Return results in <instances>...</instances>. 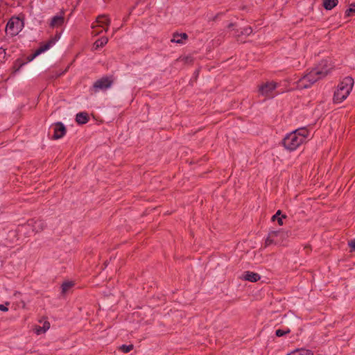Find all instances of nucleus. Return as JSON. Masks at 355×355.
Returning a JSON list of instances; mask_svg holds the SVG:
<instances>
[{
	"label": "nucleus",
	"instance_id": "nucleus-21",
	"mask_svg": "<svg viewBox=\"0 0 355 355\" xmlns=\"http://www.w3.org/2000/svg\"><path fill=\"white\" fill-rule=\"evenodd\" d=\"M338 2V0H324L323 6L326 10H330L337 6Z\"/></svg>",
	"mask_w": 355,
	"mask_h": 355
},
{
	"label": "nucleus",
	"instance_id": "nucleus-32",
	"mask_svg": "<svg viewBox=\"0 0 355 355\" xmlns=\"http://www.w3.org/2000/svg\"><path fill=\"white\" fill-rule=\"evenodd\" d=\"M233 26H234V24H229V26H228V28H231V27H232Z\"/></svg>",
	"mask_w": 355,
	"mask_h": 355
},
{
	"label": "nucleus",
	"instance_id": "nucleus-19",
	"mask_svg": "<svg viewBox=\"0 0 355 355\" xmlns=\"http://www.w3.org/2000/svg\"><path fill=\"white\" fill-rule=\"evenodd\" d=\"M286 216L285 214L282 215V211L278 210L275 215L272 216L271 220L272 221L277 220V223L279 225H283V218H286Z\"/></svg>",
	"mask_w": 355,
	"mask_h": 355
},
{
	"label": "nucleus",
	"instance_id": "nucleus-12",
	"mask_svg": "<svg viewBox=\"0 0 355 355\" xmlns=\"http://www.w3.org/2000/svg\"><path fill=\"white\" fill-rule=\"evenodd\" d=\"M188 37V35L185 33H174L173 34V38L171 40V42L173 43L182 44H184V41L187 40Z\"/></svg>",
	"mask_w": 355,
	"mask_h": 355
},
{
	"label": "nucleus",
	"instance_id": "nucleus-28",
	"mask_svg": "<svg viewBox=\"0 0 355 355\" xmlns=\"http://www.w3.org/2000/svg\"><path fill=\"white\" fill-rule=\"evenodd\" d=\"M44 332H46L50 328V323L48 321H45L42 327Z\"/></svg>",
	"mask_w": 355,
	"mask_h": 355
},
{
	"label": "nucleus",
	"instance_id": "nucleus-2",
	"mask_svg": "<svg viewBox=\"0 0 355 355\" xmlns=\"http://www.w3.org/2000/svg\"><path fill=\"white\" fill-rule=\"evenodd\" d=\"M354 81L350 76H347L338 84L336 91L334 92V101L340 103L345 100L349 95Z\"/></svg>",
	"mask_w": 355,
	"mask_h": 355
},
{
	"label": "nucleus",
	"instance_id": "nucleus-27",
	"mask_svg": "<svg viewBox=\"0 0 355 355\" xmlns=\"http://www.w3.org/2000/svg\"><path fill=\"white\" fill-rule=\"evenodd\" d=\"M352 13H355V3L352 4L350 8L345 11V15L347 17L351 16Z\"/></svg>",
	"mask_w": 355,
	"mask_h": 355
},
{
	"label": "nucleus",
	"instance_id": "nucleus-29",
	"mask_svg": "<svg viewBox=\"0 0 355 355\" xmlns=\"http://www.w3.org/2000/svg\"><path fill=\"white\" fill-rule=\"evenodd\" d=\"M35 331L37 335H40L41 334L45 333L44 330L42 329V327H35Z\"/></svg>",
	"mask_w": 355,
	"mask_h": 355
},
{
	"label": "nucleus",
	"instance_id": "nucleus-25",
	"mask_svg": "<svg viewBox=\"0 0 355 355\" xmlns=\"http://www.w3.org/2000/svg\"><path fill=\"white\" fill-rule=\"evenodd\" d=\"M252 32V28L250 26L245 27L241 31V35H250Z\"/></svg>",
	"mask_w": 355,
	"mask_h": 355
},
{
	"label": "nucleus",
	"instance_id": "nucleus-30",
	"mask_svg": "<svg viewBox=\"0 0 355 355\" xmlns=\"http://www.w3.org/2000/svg\"><path fill=\"white\" fill-rule=\"evenodd\" d=\"M349 247L353 250H355V239L352 240L349 242Z\"/></svg>",
	"mask_w": 355,
	"mask_h": 355
},
{
	"label": "nucleus",
	"instance_id": "nucleus-10",
	"mask_svg": "<svg viewBox=\"0 0 355 355\" xmlns=\"http://www.w3.org/2000/svg\"><path fill=\"white\" fill-rule=\"evenodd\" d=\"M284 322L286 324L293 327L298 324L300 318L293 312H288L284 315Z\"/></svg>",
	"mask_w": 355,
	"mask_h": 355
},
{
	"label": "nucleus",
	"instance_id": "nucleus-14",
	"mask_svg": "<svg viewBox=\"0 0 355 355\" xmlns=\"http://www.w3.org/2000/svg\"><path fill=\"white\" fill-rule=\"evenodd\" d=\"M96 22L98 24V26H103L104 24L106 25L105 31H107L108 26L110 24V19L108 18L107 15H99L96 19Z\"/></svg>",
	"mask_w": 355,
	"mask_h": 355
},
{
	"label": "nucleus",
	"instance_id": "nucleus-26",
	"mask_svg": "<svg viewBox=\"0 0 355 355\" xmlns=\"http://www.w3.org/2000/svg\"><path fill=\"white\" fill-rule=\"evenodd\" d=\"M178 60H180L184 62V63H192L193 61V59L191 56H185L183 58L180 57Z\"/></svg>",
	"mask_w": 355,
	"mask_h": 355
},
{
	"label": "nucleus",
	"instance_id": "nucleus-4",
	"mask_svg": "<svg viewBox=\"0 0 355 355\" xmlns=\"http://www.w3.org/2000/svg\"><path fill=\"white\" fill-rule=\"evenodd\" d=\"M282 144L285 148L290 151L296 150L303 144L302 137H298L293 131L288 134L283 139Z\"/></svg>",
	"mask_w": 355,
	"mask_h": 355
},
{
	"label": "nucleus",
	"instance_id": "nucleus-24",
	"mask_svg": "<svg viewBox=\"0 0 355 355\" xmlns=\"http://www.w3.org/2000/svg\"><path fill=\"white\" fill-rule=\"evenodd\" d=\"M119 349L123 353H128L133 349V345H123L119 347Z\"/></svg>",
	"mask_w": 355,
	"mask_h": 355
},
{
	"label": "nucleus",
	"instance_id": "nucleus-18",
	"mask_svg": "<svg viewBox=\"0 0 355 355\" xmlns=\"http://www.w3.org/2000/svg\"><path fill=\"white\" fill-rule=\"evenodd\" d=\"M298 137H302L304 143L309 135V130L305 128H298L293 131Z\"/></svg>",
	"mask_w": 355,
	"mask_h": 355
},
{
	"label": "nucleus",
	"instance_id": "nucleus-3",
	"mask_svg": "<svg viewBox=\"0 0 355 355\" xmlns=\"http://www.w3.org/2000/svg\"><path fill=\"white\" fill-rule=\"evenodd\" d=\"M288 236V232L283 230L271 231L268 233V237L266 239L265 245L268 246L271 244L281 245Z\"/></svg>",
	"mask_w": 355,
	"mask_h": 355
},
{
	"label": "nucleus",
	"instance_id": "nucleus-20",
	"mask_svg": "<svg viewBox=\"0 0 355 355\" xmlns=\"http://www.w3.org/2000/svg\"><path fill=\"white\" fill-rule=\"evenodd\" d=\"M108 42V38L107 37H102L97 40L93 46L94 49H98L100 47L104 46Z\"/></svg>",
	"mask_w": 355,
	"mask_h": 355
},
{
	"label": "nucleus",
	"instance_id": "nucleus-23",
	"mask_svg": "<svg viewBox=\"0 0 355 355\" xmlns=\"http://www.w3.org/2000/svg\"><path fill=\"white\" fill-rule=\"evenodd\" d=\"M290 332H291V329H286V330L277 329L275 331V335L277 337H282V336H283L284 335H286V334H289Z\"/></svg>",
	"mask_w": 355,
	"mask_h": 355
},
{
	"label": "nucleus",
	"instance_id": "nucleus-6",
	"mask_svg": "<svg viewBox=\"0 0 355 355\" xmlns=\"http://www.w3.org/2000/svg\"><path fill=\"white\" fill-rule=\"evenodd\" d=\"M23 21L18 17H12L7 23L6 32L7 34L15 36L22 29Z\"/></svg>",
	"mask_w": 355,
	"mask_h": 355
},
{
	"label": "nucleus",
	"instance_id": "nucleus-5",
	"mask_svg": "<svg viewBox=\"0 0 355 355\" xmlns=\"http://www.w3.org/2000/svg\"><path fill=\"white\" fill-rule=\"evenodd\" d=\"M278 84L276 82H266L259 86L258 92L266 98H272L276 96L275 89Z\"/></svg>",
	"mask_w": 355,
	"mask_h": 355
},
{
	"label": "nucleus",
	"instance_id": "nucleus-7",
	"mask_svg": "<svg viewBox=\"0 0 355 355\" xmlns=\"http://www.w3.org/2000/svg\"><path fill=\"white\" fill-rule=\"evenodd\" d=\"M114 81V78L112 76H103L94 82L92 89L95 92L106 90L112 87Z\"/></svg>",
	"mask_w": 355,
	"mask_h": 355
},
{
	"label": "nucleus",
	"instance_id": "nucleus-1",
	"mask_svg": "<svg viewBox=\"0 0 355 355\" xmlns=\"http://www.w3.org/2000/svg\"><path fill=\"white\" fill-rule=\"evenodd\" d=\"M328 73L327 69H312L297 81V87L299 89H307L318 80L325 77Z\"/></svg>",
	"mask_w": 355,
	"mask_h": 355
},
{
	"label": "nucleus",
	"instance_id": "nucleus-9",
	"mask_svg": "<svg viewBox=\"0 0 355 355\" xmlns=\"http://www.w3.org/2000/svg\"><path fill=\"white\" fill-rule=\"evenodd\" d=\"M66 134V128L61 122H58L55 124L54 134L53 135V139H58L62 138Z\"/></svg>",
	"mask_w": 355,
	"mask_h": 355
},
{
	"label": "nucleus",
	"instance_id": "nucleus-17",
	"mask_svg": "<svg viewBox=\"0 0 355 355\" xmlns=\"http://www.w3.org/2000/svg\"><path fill=\"white\" fill-rule=\"evenodd\" d=\"M33 230L35 232H40L44 230L46 227V225L44 221L39 220H35L32 224Z\"/></svg>",
	"mask_w": 355,
	"mask_h": 355
},
{
	"label": "nucleus",
	"instance_id": "nucleus-8",
	"mask_svg": "<svg viewBox=\"0 0 355 355\" xmlns=\"http://www.w3.org/2000/svg\"><path fill=\"white\" fill-rule=\"evenodd\" d=\"M60 39V35L56 34L53 37L51 38L47 42L40 45V48L36 50L35 53L33 55V58L38 55L39 54L48 50L52 45Z\"/></svg>",
	"mask_w": 355,
	"mask_h": 355
},
{
	"label": "nucleus",
	"instance_id": "nucleus-16",
	"mask_svg": "<svg viewBox=\"0 0 355 355\" xmlns=\"http://www.w3.org/2000/svg\"><path fill=\"white\" fill-rule=\"evenodd\" d=\"M89 121V116L86 112H80L76 114V121L79 124H85Z\"/></svg>",
	"mask_w": 355,
	"mask_h": 355
},
{
	"label": "nucleus",
	"instance_id": "nucleus-33",
	"mask_svg": "<svg viewBox=\"0 0 355 355\" xmlns=\"http://www.w3.org/2000/svg\"><path fill=\"white\" fill-rule=\"evenodd\" d=\"M9 302H6V305H9Z\"/></svg>",
	"mask_w": 355,
	"mask_h": 355
},
{
	"label": "nucleus",
	"instance_id": "nucleus-15",
	"mask_svg": "<svg viewBox=\"0 0 355 355\" xmlns=\"http://www.w3.org/2000/svg\"><path fill=\"white\" fill-rule=\"evenodd\" d=\"M286 355H313V352L310 349L300 348L296 349Z\"/></svg>",
	"mask_w": 355,
	"mask_h": 355
},
{
	"label": "nucleus",
	"instance_id": "nucleus-11",
	"mask_svg": "<svg viewBox=\"0 0 355 355\" xmlns=\"http://www.w3.org/2000/svg\"><path fill=\"white\" fill-rule=\"evenodd\" d=\"M64 13L61 12L59 15L52 17L49 26L51 28H57L62 26L64 23Z\"/></svg>",
	"mask_w": 355,
	"mask_h": 355
},
{
	"label": "nucleus",
	"instance_id": "nucleus-22",
	"mask_svg": "<svg viewBox=\"0 0 355 355\" xmlns=\"http://www.w3.org/2000/svg\"><path fill=\"white\" fill-rule=\"evenodd\" d=\"M73 286V284L71 282H64L62 284V293H67Z\"/></svg>",
	"mask_w": 355,
	"mask_h": 355
},
{
	"label": "nucleus",
	"instance_id": "nucleus-13",
	"mask_svg": "<svg viewBox=\"0 0 355 355\" xmlns=\"http://www.w3.org/2000/svg\"><path fill=\"white\" fill-rule=\"evenodd\" d=\"M243 278L245 280L249 281L250 282H256L260 279L261 277L258 273L250 271H246L243 274Z\"/></svg>",
	"mask_w": 355,
	"mask_h": 355
},
{
	"label": "nucleus",
	"instance_id": "nucleus-31",
	"mask_svg": "<svg viewBox=\"0 0 355 355\" xmlns=\"http://www.w3.org/2000/svg\"><path fill=\"white\" fill-rule=\"evenodd\" d=\"M8 309L3 304H0V311H8Z\"/></svg>",
	"mask_w": 355,
	"mask_h": 355
}]
</instances>
